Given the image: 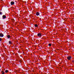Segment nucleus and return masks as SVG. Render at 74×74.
Returning <instances> with one entry per match:
<instances>
[{"instance_id":"15","label":"nucleus","mask_w":74,"mask_h":74,"mask_svg":"<svg viewBox=\"0 0 74 74\" xmlns=\"http://www.w3.org/2000/svg\"><path fill=\"white\" fill-rule=\"evenodd\" d=\"M0 67H1V65H0Z\"/></svg>"},{"instance_id":"10","label":"nucleus","mask_w":74,"mask_h":74,"mask_svg":"<svg viewBox=\"0 0 74 74\" xmlns=\"http://www.w3.org/2000/svg\"><path fill=\"white\" fill-rule=\"evenodd\" d=\"M8 70H6L5 71V73H8Z\"/></svg>"},{"instance_id":"16","label":"nucleus","mask_w":74,"mask_h":74,"mask_svg":"<svg viewBox=\"0 0 74 74\" xmlns=\"http://www.w3.org/2000/svg\"><path fill=\"white\" fill-rule=\"evenodd\" d=\"M1 1H3V0H1Z\"/></svg>"},{"instance_id":"12","label":"nucleus","mask_w":74,"mask_h":74,"mask_svg":"<svg viewBox=\"0 0 74 74\" xmlns=\"http://www.w3.org/2000/svg\"><path fill=\"white\" fill-rule=\"evenodd\" d=\"M52 45L50 43H49V47H51V46Z\"/></svg>"},{"instance_id":"6","label":"nucleus","mask_w":74,"mask_h":74,"mask_svg":"<svg viewBox=\"0 0 74 74\" xmlns=\"http://www.w3.org/2000/svg\"><path fill=\"white\" fill-rule=\"evenodd\" d=\"M36 15L37 16H38V15H40V13L39 12H36Z\"/></svg>"},{"instance_id":"3","label":"nucleus","mask_w":74,"mask_h":74,"mask_svg":"<svg viewBox=\"0 0 74 74\" xmlns=\"http://www.w3.org/2000/svg\"><path fill=\"white\" fill-rule=\"evenodd\" d=\"M0 37H4V34L2 33H0Z\"/></svg>"},{"instance_id":"11","label":"nucleus","mask_w":74,"mask_h":74,"mask_svg":"<svg viewBox=\"0 0 74 74\" xmlns=\"http://www.w3.org/2000/svg\"><path fill=\"white\" fill-rule=\"evenodd\" d=\"M34 26H35V27H38V25H37V24H35L34 25Z\"/></svg>"},{"instance_id":"1","label":"nucleus","mask_w":74,"mask_h":74,"mask_svg":"<svg viewBox=\"0 0 74 74\" xmlns=\"http://www.w3.org/2000/svg\"><path fill=\"white\" fill-rule=\"evenodd\" d=\"M71 58H72V57L71 56H68L67 57V59H68V60H70V59H71Z\"/></svg>"},{"instance_id":"2","label":"nucleus","mask_w":74,"mask_h":74,"mask_svg":"<svg viewBox=\"0 0 74 74\" xmlns=\"http://www.w3.org/2000/svg\"><path fill=\"white\" fill-rule=\"evenodd\" d=\"M41 34L40 33H38L37 34V36L39 37H41Z\"/></svg>"},{"instance_id":"8","label":"nucleus","mask_w":74,"mask_h":74,"mask_svg":"<svg viewBox=\"0 0 74 74\" xmlns=\"http://www.w3.org/2000/svg\"><path fill=\"white\" fill-rule=\"evenodd\" d=\"M9 44H12V42H11V41H9L8 42Z\"/></svg>"},{"instance_id":"13","label":"nucleus","mask_w":74,"mask_h":74,"mask_svg":"<svg viewBox=\"0 0 74 74\" xmlns=\"http://www.w3.org/2000/svg\"><path fill=\"white\" fill-rule=\"evenodd\" d=\"M1 40H2V39H1V38H0V42H1Z\"/></svg>"},{"instance_id":"4","label":"nucleus","mask_w":74,"mask_h":74,"mask_svg":"<svg viewBox=\"0 0 74 74\" xmlns=\"http://www.w3.org/2000/svg\"><path fill=\"white\" fill-rule=\"evenodd\" d=\"M14 4H15V3H14V2L13 1H11L10 3V4H11V5H14Z\"/></svg>"},{"instance_id":"7","label":"nucleus","mask_w":74,"mask_h":74,"mask_svg":"<svg viewBox=\"0 0 74 74\" xmlns=\"http://www.w3.org/2000/svg\"><path fill=\"white\" fill-rule=\"evenodd\" d=\"M3 19H5L6 18V16L5 15H3L2 16Z\"/></svg>"},{"instance_id":"14","label":"nucleus","mask_w":74,"mask_h":74,"mask_svg":"<svg viewBox=\"0 0 74 74\" xmlns=\"http://www.w3.org/2000/svg\"><path fill=\"white\" fill-rule=\"evenodd\" d=\"M2 13L1 12H0V15H1L2 14Z\"/></svg>"},{"instance_id":"5","label":"nucleus","mask_w":74,"mask_h":74,"mask_svg":"<svg viewBox=\"0 0 74 74\" xmlns=\"http://www.w3.org/2000/svg\"><path fill=\"white\" fill-rule=\"evenodd\" d=\"M6 37L8 38H10V37H11V36H10L9 35H7Z\"/></svg>"},{"instance_id":"9","label":"nucleus","mask_w":74,"mask_h":74,"mask_svg":"<svg viewBox=\"0 0 74 74\" xmlns=\"http://www.w3.org/2000/svg\"><path fill=\"white\" fill-rule=\"evenodd\" d=\"M1 73L2 74H5V72H4V71H1Z\"/></svg>"}]
</instances>
